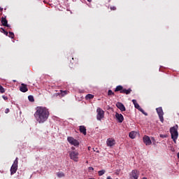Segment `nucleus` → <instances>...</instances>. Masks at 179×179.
<instances>
[{"mask_svg": "<svg viewBox=\"0 0 179 179\" xmlns=\"http://www.w3.org/2000/svg\"><path fill=\"white\" fill-rule=\"evenodd\" d=\"M34 115L38 124H44L50 117V110L44 106H38L36 108V112Z\"/></svg>", "mask_w": 179, "mask_h": 179, "instance_id": "obj_1", "label": "nucleus"}, {"mask_svg": "<svg viewBox=\"0 0 179 179\" xmlns=\"http://www.w3.org/2000/svg\"><path fill=\"white\" fill-rule=\"evenodd\" d=\"M170 134L174 143H177V139H178V125L176 124L173 127H171Z\"/></svg>", "mask_w": 179, "mask_h": 179, "instance_id": "obj_2", "label": "nucleus"}, {"mask_svg": "<svg viewBox=\"0 0 179 179\" xmlns=\"http://www.w3.org/2000/svg\"><path fill=\"white\" fill-rule=\"evenodd\" d=\"M115 92H120V93H122V94H131L132 90L131 88H129L128 90L124 89V87L122 85H117L115 89Z\"/></svg>", "mask_w": 179, "mask_h": 179, "instance_id": "obj_3", "label": "nucleus"}, {"mask_svg": "<svg viewBox=\"0 0 179 179\" xmlns=\"http://www.w3.org/2000/svg\"><path fill=\"white\" fill-rule=\"evenodd\" d=\"M17 164H19V161H18V158L16 157L10 169L11 176H13V174H15V173L17 171V167H18Z\"/></svg>", "mask_w": 179, "mask_h": 179, "instance_id": "obj_4", "label": "nucleus"}, {"mask_svg": "<svg viewBox=\"0 0 179 179\" xmlns=\"http://www.w3.org/2000/svg\"><path fill=\"white\" fill-rule=\"evenodd\" d=\"M69 156L73 162H79V152L78 151H70Z\"/></svg>", "mask_w": 179, "mask_h": 179, "instance_id": "obj_5", "label": "nucleus"}, {"mask_svg": "<svg viewBox=\"0 0 179 179\" xmlns=\"http://www.w3.org/2000/svg\"><path fill=\"white\" fill-rule=\"evenodd\" d=\"M67 141H68L69 143H70V145H72L73 146H75L76 148H78L79 145H80L79 141L78 140L75 139L72 136H69L67 138Z\"/></svg>", "mask_w": 179, "mask_h": 179, "instance_id": "obj_6", "label": "nucleus"}, {"mask_svg": "<svg viewBox=\"0 0 179 179\" xmlns=\"http://www.w3.org/2000/svg\"><path fill=\"white\" fill-rule=\"evenodd\" d=\"M104 118V110L101 108H97L96 109V120L101 121Z\"/></svg>", "mask_w": 179, "mask_h": 179, "instance_id": "obj_7", "label": "nucleus"}, {"mask_svg": "<svg viewBox=\"0 0 179 179\" xmlns=\"http://www.w3.org/2000/svg\"><path fill=\"white\" fill-rule=\"evenodd\" d=\"M156 110L161 122H164V117H163V115H164V113L163 112V108H162V107L157 108Z\"/></svg>", "mask_w": 179, "mask_h": 179, "instance_id": "obj_8", "label": "nucleus"}, {"mask_svg": "<svg viewBox=\"0 0 179 179\" xmlns=\"http://www.w3.org/2000/svg\"><path fill=\"white\" fill-rule=\"evenodd\" d=\"M129 176H130V179H138L139 178V176H140L139 171L134 169L131 171Z\"/></svg>", "mask_w": 179, "mask_h": 179, "instance_id": "obj_9", "label": "nucleus"}, {"mask_svg": "<svg viewBox=\"0 0 179 179\" xmlns=\"http://www.w3.org/2000/svg\"><path fill=\"white\" fill-rule=\"evenodd\" d=\"M132 103L134 104L135 108L138 110V111H141V113H143L144 115H148V113H145V110L142 108H141V106H139V103L136 102V99H133Z\"/></svg>", "mask_w": 179, "mask_h": 179, "instance_id": "obj_10", "label": "nucleus"}, {"mask_svg": "<svg viewBox=\"0 0 179 179\" xmlns=\"http://www.w3.org/2000/svg\"><path fill=\"white\" fill-rule=\"evenodd\" d=\"M143 143L146 146H150V145H152V140H150V137L148 136H144L143 138Z\"/></svg>", "mask_w": 179, "mask_h": 179, "instance_id": "obj_11", "label": "nucleus"}, {"mask_svg": "<svg viewBox=\"0 0 179 179\" xmlns=\"http://www.w3.org/2000/svg\"><path fill=\"white\" fill-rule=\"evenodd\" d=\"M106 145L110 148L114 146V145H115V140L114 138H108L106 141Z\"/></svg>", "mask_w": 179, "mask_h": 179, "instance_id": "obj_12", "label": "nucleus"}, {"mask_svg": "<svg viewBox=\"0 0 179 179\" xmlns=\"http://www.w3.org/2000/svg\"><path fill=\"white\" fill-rule=\"evenodd\" d=\"M116 107L120 110V111H125L127 109L125 108V106L122 104L121 102H117L116 103Z\"/></svg>", "mask_w": 179, "mask_h": 179, "instance_id": "obj_13", "label": "nucleus"}, {"mask_svg": "<svg viewBox=\"0 0 179 179\" xmlns=\"http://www.w3.org/2000/svg\"><path fill=\"white\" fill-rule=\"evenodd\" d=\"M115 117L117 118L118 122H122V121H124V116L122 115V114H120L118 113H115Z\"/></svg>", "mask_w": 179, "mask_h": 179, "instance_id": "obj_14", "label": "nucleus"}, {"mask_svg": "<svg viewBox=\"0 0 179 179\" xmlns=\"http://www.w3.org/2000/svg\"><path fill=\"white\" fill-rule=\"evenodd\" d=\"M1 24L6 27H10V25L8 24V20H6V17H1Z\"/></svg>", "mask_w": 179, "mask_h": 179, "instance_id": "obj_15", "label": "nucleus"}, {"mask_svg": "<svg viewBox=\"0 0 179 179\" xmlns=\"http://www.w3.org/2000/svg\"><path fill=\"white\" fill-rule=\"evenodd\" d=\"M20 92H22V93H26V92H27L29 89H27V85L22 83L20 87Z\"/></svg>", "mask_w": 179, "mask_h": 179, "instance_id": "obj_16", "label": "nucleus"}, {"mask_svg": "<svg viewBox=\"0 0 179 179\" xmlns=\"http://www.w3.org/2000/svg\"><path fill=\"white\" fill-rule=\"evenodd\" d=\"M56 96H59L60 97H64L68 94V91L66 90H60V92L55 94Z\"/></svg>", "mask_w": 179, "mask_h": 179, "instance_id": "obj_17", "label": "nucleus"}, {"mask_svg": "<svg viewBox=\"0 0 179 179\" xmlns=\"http://www.w3.org/2000/svg\"><path fill=\"white\" fill-rule=\"evenodd\" d=\"M79 131L81 134H83V135H86V127L85 126H80Z\"/></svg>", "mask_w": 179, "mask_h": 179, "instance_id": "obj_18", "label": "nucleus"}, {"mask_svg": "<svg viewBox=\"0 0 179 179\" xmlns=\"http://www.w3.org/2000/svg\"><path fill=\"white\" fill-rule=\"evenodd\" d=\"M129 138H131V139H135V138H136V132L131 131L129 134Z\"/></svg>", "mask_w": 179, "mask_h": 179, "instance_id": "obj_19", "label": "nucleus"}, {"mask_svg": "<svg viewBox=\"0 0 179 179\" xmlns=\"http://www.w3.org/2000/svg\"><path fill=\"white\" fill-rule=\"evenodd\" d=\"M94 95H93L92 94H88L85 96L86 100H90V99H94Z\"/></svg>", "mask_w": 179, "mask_h": 179, "instance_id": "obj_20", "label": "nucleus"}, {"mask_svg": "<svg viewBox=\"0 0 179 179\" xmlns=\"http://www.w3.org/2000/svg\"><path fill=\"white\" fill-rule=\"evenodd\" d=\"M105 173H106V170L104 169L98 171V174L99 176H103V174Z\"/></svg>", "mask_w": 179, "mask_h": 179, "instance_id": "obj_21", "label": "nucleus"}, {"mask_svg": "<svg viewBox=\"0 0 179 179\" xmlns=\"http://www.w3.org/2000/svg\"><path fill=\"white\" fill-rule=\"evenodd\" d=\"M108 96H115V94L113 92V90H109L108 91Z\"/></svg>", "mask_w": 179, "mask_h": 179, "instance_id": "obj_22", "label": "nucleus"}, {"mask_svg": "<svg viewBox=\"0 0 179 179\" xmlns=\"http://www.w3.org/2000/svg\"><path fill=\"white\" fill-rule=\"evenodd\" d=\"M57 177H59V178H62V177H65V174L62 172L58 173Z\"/></svg>", "mask_w": 179, "mask_h": 179, "instance_id": "obj_23", "label": "nucleus"}, {"mask_svg": "<svg viewBox=\"0 0 179 179\" xmlns=\"http://www.w3.org/2000/svg\"><path fill=\"white\" fill-rule=\"evenodd\" d=\"M8 37H10V38H15V34L13 32H8Z\"/></svg>", "mask_w": 179, "mask_h": 179, "instance_id": "obj_24", "label": "nucleus"}, {"mask_svg": "<svg viewBox=\"0 0 179 179\" xmlns=\"http://www.w3.org/2000/svg\"><path fill=\"white\" fill-rule=\"evenodd\" d=\"M28 100H29L30 101L33 102V101H34V97L33 96H31V95H29L28 96Z\"/></svg>", "mask_w": 179, "mask_h": 179, "instance_id": "obj_25", "label": "nucleus"}, {"mask_svg": "<svg viewBox=\"0 0 179 179\" xmlns=\"http://www.w3.org/2000/svg\"><path fill=\"white\" fill-rule=\"evenodd\" d=\"M5 92V88L0 85V93H4Z\"/></svg>", "mask_w": 179, "mask_h": 179, "instance_id": "obj_26", "label": "nucleus"}, {"mask_svg": "<svg viewBox=\"0 0 179 179\" xmlns=\"http://www.w3.org/2000/svg\"><path fill=\"white\" fill-rule=\"evenodd\" d=\"M110 10H117V7L112 6H110Z\"/></svg>", "mask_w": 179, "mask_h": 179, "instance_id": "obj_27", "label": "nucleus"}, {"mask_svg": "<svg viewBox=\"0 0 179 179\" xmlns=\"http://www.w3.org/2000/svg\"><path fill=\"white\" fill-rule=\"evenodd\" d=\"M1 30L3 31V34L6 35V36H8V33L7 31H6L5 29H3V28H1Z\"/></svg>", "mask_w": 179, "mask_h": 179, "instance_id": "obj_28", "label": "nucleus"}, {"mask_svg": "<svg viewBox=\"0 0 179 179\" xmlns=\"http://www.w3.org/2000/svg\"><path fill=\"white\" fill-rule=\"evenodd\" d=\"M159 136L160 138H167V134H160Z\"/></svg>", "mask_w": 179, "mask_h": 179, "instance_id": "obj_29", "label": "nucleus"}, {"mask_svg": "<svg viewBox=\"0 0 179 179\" xmlns=\"http://www.w3.org/2000/svg\"><path fill=\"white\" fill-rule=\"evenodd\" d=\"M10 111V110H9V108H6V109L5 110V113H6V114H8Z\"/></svg>", "mask_w": 179, "mask_h": 179, "instance_id": "obj_30", "label": "nucleus"}, {"mask_svg": "<svg viewBox=\"0 0 179 179\" xmlns=\"http://www.w3.org/2000/svg\"><path fill=\"white\" fill-rule=\"evenodd\" d=\"M2 97H3V100H8V96H3Z\"/></svg>", "mask_w": 179, "mask_h": 179, "instance_id": "obj_31", "label": "nucleus"}, {"mask_svg": "<svg viewBox=\"0 0 179 179\" xmlns=\"http://www.w3.org/2000/svg\"><path fill=\"white\" fill-rule=\"evenodd\" d=\"M75 147H71V150H73V152H75Z\"/></svg>", "mask_w": 179, "mask_h": 179, "instance_id": "obj_32", "label": "nucleus"}, {"mask_svg": "<svg viewBox=\"0 0 179 179\" xmlns=\"http://www.w3.org/2000/svg\"><path fill=\"white\" fill-rule=\"evenodd\" d=\"M0 10L1 11L3 10V8L2 7H0Z\"/></svg>", "mask_w": 179, "mask_h": 179, "instance_id": "obj_33", "label": "nucleus"}, {"mask_svg": "<svg viewBox=\"0 0 179 179\" xmlns=\"http://www.w3.org/2000/svg\"><path fill=\"white\" fill-rule=\"evenodd\" d=\"M90 170H94V169H93V167H90Z\"/></svg>", "mask_w": 179, "mask_h": 179, "instance_id": "obj_34", "label": "nucleus"}, {"mask_svg": "<svg viewBox=\"0 0 179 179\" xmlns=\"http://www.w3.org/2000/svg\"><path fill=\"white\" fill-rule=\"evenodd\" d=\"M152 141H155V138L152 137Z\"/></svg>", "mask_w": 179, "mask_h": 179, "instance_id": "obj_35", "label": "nucleus"}, {"mask_svg": "<svg viewBox=\"0 0 179 179\" xmlns=\"http://www.w3.org/2000/svg\"><path fill=\"white\" fill-rule=\"evenodd\" d=\"M88 1V2H92V0H87Z\"/></svg>", "mask_w": 179, "mask_h": 179, "instance_id": "obj_36", "label": "nucleus"}, {"mask_svg": "<svg viewBox=\"0 0 179 179\" xmlns=\"http://www.w3.org/2000/svg\"><path fill=\"white\" fill-rule=\"evenodd\" d=\"M178 158L179 159V152L178 153Z\"/></svg>", "mask_w": 179, "mask_h": 179, "instance_id": "obj_37", "label": "nucleus"}, {"mask_svg": "<svg viewBox=\"0 0 179 179\" xmlns=\"http://www.w3.org/2000/svg\"><path fill=\"white\" fill-rule=\"evenodd\" d=\"M70 68H73V66H71V65H70Z\"/></svg>", "mask_w": 179, "mask_h": 179, "instance_id": "obj_38", "label": "nucleus"}, {"mask_svg": "<svg viewBox=\"0 0 179 179\" xmlns=\"http://www.w3.org/2000/svg\"><path fill=\"white\" fill-rule=\"evenodd\" d=\"M142 179H148V178H143Z\"/></svg>", "mask_w": 179, "mask_h": 179, "instance_id": "obj_39", "label": "nucleus"}, {"mask_svg": "<svg viewBox=\"0 0 179 179\" xmlns=\"http://www.w3.org/2000/svg\"><path fill=\"white\" fill-rule=\"evenodd\" d=\"M89 150H90V148H88Z\"/></svg>", "mask_w": 179, "mask_h": 179, "instance_id": "obj_40", "label": "nucleus"}, {"mask_svg": "<svg viewBox=\"0 0 179 179\" xmlns=\"http://www.w3.org/2000/svg\"><path fill=\"white\" fill-rule=\"evenodd\" d=\"M72 59H73V57H72Z\"/></svg>", "mask_w": 179, "mask_h": 179, "instance_id": "obj_41", "label": "nucleus"}]
</instances>
